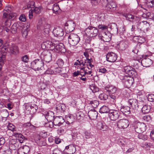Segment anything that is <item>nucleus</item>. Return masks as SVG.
Here are the masks:
<instances>
[{"label":"nucleus","instance_id":"obj_1","mask_svg":"<svg viewBox=\"0 0 154 154\" xmlns=\"http://www.w3.org/2000/svg\"><path fill=\"white\" fill-rule=\"evenodd\" d=\"M43 66V62L39 59L35 60L31 62V68L35 71L42 70Z\"/></svg>","mask_w":154,"mask_h":154},{"label":"nucleus","instance_id":"obj_2","mask_svg":"<svg viewBox=\"0 0 154 154\" xmlns=\"http://www.w3.org/2000/svg\"><path fill=\"white\" fill-rule=\"evenodd\" d=\"M68 38L69 43L72 46L76 45L80 40L79 37L77 34L73 33H71L69 35Z\"/></svg>","mask_w":154,"mask_h":154},{"label":"nucleus","instance_id":"obj_3","mask_svg":"<svg viewBox=\"0 0 154 154\" xmlns=\"http://www.w3.org/2000/svg\"><path fill=\"white\" fill-rule=\"evenodd\" d=\"M112 0H104L103 5L104 3H107L105 6L106 10L109 12L114 11L116 10V5L115 2L112 1Z\"/></svg>","mask_w":154,"mask_h":154},{"label":"nucleus","instance_id":"obj_4","mask_svg":"<svg viewBox=\"0 0 154 154\" xmlns=\"http://www.w3.org/2000/svg\"><path fill=\"white\" fill-rule=\"evenodd\" d=\"M85 32L88 36L93 37L97 35L98 32V30L95 27L89 26L85 29Z\"/></svg>","mask_w":154,"mask_h":154},{"label":"nucleus","instance_id":"obj_5","mask_svg":"<svg viewBox=\"0 0 154 154\" xmlns=\"http://www.w3.org/2000/svg\"><path fill=\"white\" fill-rule=\"evenodd\" d=\"M146 125L144 123L138 122L134 125L135 131L138 133H142L146 130Z\"/></svg>","mask_w":154,"mask_h":154},{"label":"nucleus","instance_id":"obj_6","mask_svg":"<svg viewBox=\"0 0 154 154\" xmlns=\"http://www.w3.org/2000/svg\"><path fill=\"white\" fill-rule=\"evenodd\" d=\"M149 26L148 23L146 21H144L139 23L137 24V27L138 29L145 33L148 31Z\"/></svg>","mask_w":154,"mask_h":154},{"label":"nucleus","instance_id":"obj_7","mask_svg":"<svg viewBox=\"0 0 154 154\" xmlns=\"http://www.w3.org/2000/svg\"><path fill=\"white\" fill-rule=\"evenodd\" d=\"M11 8L6 7L3 13V17L7 18L8 17L9 18H11L12 20L14 19L17 16V14L14 13H11Z\"/></svg>","mask_w":154,"mask_h":154},{"label":"nucleus","instance_id":"obj_8","mask_svg":"<svg viewBox=\"0 0 154 154\" xmlns=\"http://www.w3.org/2000/svg\"><path fill=\"white\" fill-rule=\"evenodd\" d=\"M129 125V121L126 119H120L118 121L117 123V126L120 129H124L127 128Z\"/></svg>","mask_w":154,"mask_h":154},{"label":"nucleus","instance_id":"obj_9","mask_svg":"<svg viewBox=\"0 0 154 154\" xmlns=\"http://www.w3.org/2000/svg\"><path fill=\"white\" fill-rule=\"evenodd\" d=\"M119 112L117 110H110L109 113V116L112 121H115L119 118Z\"/></svg>","mask_w":154,"mask_h":154},{"label":"nucleus","instance_id":"obj_10","mask_svg":"<svg viewBox=\"0 0 154 154\" xmlns=\"http://www.w3.org/2000/svg\"><path fill=\"white\" fill-rule=\"evenodd\" d=\"M76 151V148L73 145H69L66 146L64 150L65 154H73Z\"/></svg>","mask_w":154,"mask_h":154},{"label":"nucleus","instance_id":"obj_11","mask_svg":"<svg viewBox=\"0 0 154 154\" xmlns=\"http://www.w3.org/2000/svg\"><path fill=\"white\" fill-rule=\"evenodd\" d=\"M107 60L109 62H114L117 60L116 55L112 52L108 53L106 56Z\"/></svg>","mask_w":154,"mask_h":154},{"label":"nucleus","instance_id":"obj_12","mask_svg":"<svg viewBox=\"0 0 154 154\" xmlns=\"http://www.w3.org/2000/svg\"><path fill=\"white\" fill-rule=\"evenodd\" d=\"M57 42V43L55 44L54 48L56 50L57 52L65 53L66 51V50L64 48L63 44L62 43H59L58 42Z\"/></svg>","mask_w":154,"mask_h":154},{"label":"nucleus","instance_id":"obj_13","mask_svg":"<svg viewBox=\"0 0 154 154\" xmlns=\"http://www.w3.org/2000/svg\"><path fill=\"white\" fill-rule=\"evenodd\" d=\"M54 35L56 37L62 36L64 33L63 29L60 27H57L54 28L53 31Z\"/></svg>","mask_w":154,"mask_h":154},{"label":"nucleus","instance_id":"obj_14","mask_svg":"<svg viewBox=\"0 0 154 154\" xmlns=\"http://www.w3.org/2000/svg\"><path fill=\"white\" fill-rule=\"evenodd\" d=\"M64 122L65 120L63 117L56 116L54 117V120L53 121V123L55 126H60Z\"/></svg>","mask_w":154,"mask_h":154},{"label":"nucleus","instance_id":"obj_15","mask_svg":"<svg viewBox=\"0 0 154 154\" xmlns=\"http://www.w3.org/2000/svg\"><path fill=\"white\" fill-rule=\"evenodd\" d=\"M132 79V78L128 76L125 75L122 81L126 87H129L132 84L133 81Z\"/></svg>","mask_w":154,"mask_h":154},{"label":"nucleus","instance_id":"obj_16","mask_svg":"<svg viewBox=\"0 0 154 154\" xmlns=\"http://www.w3.org/2000/svg\"><path fill=\"white\" fill-rule=\"evenodd\" d=\"M30 150L28 146L25 145L20 148L18 150L17 153L18 154H26L28 153Z\"/></svg>","mask_w":154,"mask_h":154},{"label":"nucleus","instance_id":"obj_17","mask_svg":"<svg viewBox=\"0 0 154 154\" xmlns=\"http://www.w3.org/2000/svg\"><path fill=\"white\" fill-rule=\"evenodd\" d=\"M66 28L68 29L69 32L72 31L74 29L75 24L74 22L72 21H68L64 25Z\"/></svg>","mask_w":154,"mask_h":154},{"label":"nucleus","instance_id":"obj_18","mask_svg":"<svg viewBox=\"0 0 154 154\" xmlns=\"http://www.w3.org/2000/svg\"><path fill=\"white\" fill-rule=\"evenodd\" d=\"M45 117L48 122H53L54 118V113L51 111H49L45 114Z\"/></svg>","mask_w":154,"mask_h":154},{"label":"nucleus","instance_id":"obj_19","mask_svg":"<svg viewBox=\"0 0 154 154\" xmlns=\"http://www.w3.org/2000/svg\"><path fill=\"white\" fill-rule=\"evenodd\" d=\"M142 65L144 67H149L152 64V61L149 58L143 59L141 62Z\"/></svg>","mask_w":154,"mask_h":154},{"label":"nucleus","instance_id":"obj_20","mask_svg":"<svg viewBox=\"0 0 154 154\" xmlns=\"http://www.w3.org/2000/svg\"><path fill=\"white\" fill-rule=\"evenodd\" d=\"M75 120L74 116L72 115H68L66 116L65 120L66 123L68 124H70L73 123Z\"/></svg>","mask_w":154,"mask_h":154},{"label":"nucleus","instance_id":"obj_21","mask_svg":"<svg viewBox=\"0 0 154 154\" xmlns=\"http://www.w3.org/2000/svg\"><path fill=\"white\" fill-rule=\"evenodd\" d=\"M11 18H9L8 17L7 18L3 17L2 25L5 27H9L11 25Z\"/></svg>","mask_w":154,"mask_h":154},{"label":"nucleus","instance_id":"obj_22","mask_svg":"<svg viewBox=\"0 0 154 154\" xmlns=\"http://www.w3.org/2000/svg\"><path fill=\"white\" fill-rule=\"evenodd\" d=\"M88 115L91 119L95 120L97 117L98 113L94 110H90L88 113Z\"/></svg>","mask_w":154,"mask_h":154},{"label":"nucleus","instance_id":"obj_23","mask_svg":"<svg viewBox=\"0 0 154 154\" xmlns=\"http://www.w3.org/2000/svg\"><path fill=\"white\" fill-rule=\"evenodd\" d=\"M130 105L134 109H137L138 108V101L137 100L134 99H130L128 101Z\"/></svg>","mask_w":154,"mask_h":154},{"label":"nucleus","instance_id":"obj_24","mask_svg":"<svg viewBox=\"0 0 154 154\" xmlns=\"http://www.w3.org/2000/svg\"><path fill=\"white\" fill-rule=\"evenodd\" d=\"M9 50V52L14 55H17L19 52V49L18 47L14 45L10 46Z\"/></svg>","mask_w":154,"mask_h":154},{"label":"nucleus","instance_id":"obj_25","mask_svg":"<svg viewBox=\"0 0 154 154\" xmlns=\"http://www.w3.org/2000/svg\"><path fill=\"white\" fill-rule=\"evenodd\" d=\"M42 55H44L43 59L46 62L49 63L52 60L51 54L49 52H47L45 54V52H44L42 54Z\"/></svg>","mask_w":154,"mask_h":154},{"label":"nucleus","instance_id":"obj_26","mask_svg":"<svg viewBox=\"0 0 154 154\" xmlns=\"http://www.w3.org/2000/svg\"><path fill=\"white\" fill-rule=\"evenodd\" d=\"M120 111L123 114L128 115L130 113V108L129 106H122L120 109Z\"/></svg>","mask_w":154,"mask_h":154},{"label":"nucleus","instance_id":"obj_27","mask_svg":"<svg viewBox=\"0 0 154 154\" xmlns=\"http://www.w3.org/2000/svg\"><path fill=\"white\" fill-rule=\"evenodd\" d=\"M105 89L106 91L111 94H114L117 91L116 88L112 86H107Z\"/></svg>","mask_w":154,"mask_h":154},{"label":"nucleus","instance_id":"obj_28","mask_svg":"<svg viewBox=\"0 0 154 154\" xmlns=\"http://www.w3.org/2000/svg\"><path fill=\"white\" fill-rule=\"evenodd\" d=\"M85 117L84 114L82 112L80 111L76 114V118L79 122H82Z\"/></svg>","mask_w":154,"mask_h":154},{"label":"nucleus","instance_id":"obj_29","mask_svg":"<svg viewBox=\"0 0 154 154\" xmlns=\"http://www.w3.org/2000/svg\"><path fill=\"white\" fill-rule=\"evenodd\" d=\"M55 45V43H53L51 41H47L44 42L42 45H45V47H46L47 48H52V49H53Z\"/></svg>","mask_w":154,"mask_h":154},{"label":"nucleus","instance_id":"obj_30","mask_svg":"<svg viewBox=\"0 0 154 154\" xmlns=\"http://www.w3.org/2000/svg\"><path fill=\"white\" fill-rule=\"evenodd\" d=\"M87 67H83L81 68L80 69L81 70H83L84 72V74H83V75H85V74H91V69L89 66V65L88 64H86Z\"/></svg>","mask_w":154,"mask_h":154},{"label":"nucleus","instance_id":"obj_31","mask_svg":"<svg viewBox=\"0 0 154 154\" xmlns=\"http://www.w3.org/2000/svg\"><path fill=\"white\" fill-rule=\"evenodd\" d=\"M14 140H12L11 142L9 144V148L11 149L15 150L17 149L19 147V144L18 143L14 142Z\"/></svg>","mask_w":154,"mask_h":154},{"label":"nucleus","instance_id":"obj_32","mask_svg":"<svg viewBox=\"0 0 154 154\" xmlns=\"http://www.w3.org/2000/svg\"><path fill=\"white\" fill-rule=\"evenodd\" d=\"M92 136L93 135L90 131L88 130L85 131L83 135L84 140H85V139H89L91 138L92 137Z\"/></svg>","mask_w":154,"mask_h":154},{"label":"nucleus","instance_id":"obj_33","mask_svg":"<svg viewBox=\"0 0 154 154\" xmlns=\"http://www.w3.org/2000/svg\"><path fill=\"white\" fill-rule=\"evenodd\" d=\"M127 44L124 42H121L118 45V47L120 50L124 51L127 47Z\"/></svg>","mask_w":154,"mask_h":154},{"label":"nucleus","instance_id":"obj_34","mask_svg":"<svg viewBox=\"0 0 154 154\" xmlns=\"http://www.w3.org/2000/svg\"><path fill=\"white\" fill-rule=\"evenodd\" d=\"M97 127L98 129L103 131L106 130L108 128L107 127L105 124L101 122L98 123Z\"/></svg>","mask_w":154,"mask_h":154},{"label":"nucleus","instance_id":"obj_35","mask_svg":"<svg viewBox=\"0 0 154 154\" xmlns=\"http://www.w3.org/2000/svg\"><path fill=\"white\" fill-rule=\"evenodd\" d=\"M150 106L147 105H145L143 106L142 109V111L144 114L147 113L149 112L150 109Z\"/></svg>","mask_w":154,"mask_h":154},{"label":"nucleus","instance_id":"obj_36","mask_svg":"<svg viewBox=\"0 0 154 154\" xmlns=\"http://www.w3.org/2000/svg\"><path fill=\"white\" fill-rule=\"evenodd\" d=\"M14 135L16 137H18L19 138L18 141L20 143H22L25 140V138L21 134H19L17 133H14Z\"/></svg>","mask_w":154,"mask_h":154},{"label":"nucleus","instance_id":"obj_37","mask_svg":"<svg viewBox=\"0 0 154 154\" xmlns=\"http://www.w3.org/2000/svg\"><path fill=\"white\" fill-rule=\"evenodd\" d=\"M108 108L106 106H103L100 109L99 112L101 113H109V112Z\"/></svg>","mask_w":154,"mask_h":154},{"label":"nucleus","instance_id":"obj_38","mask_svg":"<svg viewBox=\"0 0 154 154\" xmlns=\"http://www.w3.org/2000/svg\"><path fill=\"white\" fill-rule=\"evenodd\" d=\"M19 26L18 23H14L12 26L11 29L12 33H16L17 32V29Z\"/></svg>","mask_w":154,"mask_h":154},{"label":"nucleus","instance_id":"obj_39","mask_svg":"<svg viewBox=\"0 0 154 154\" xmlns=\"http://www.w3.org/2000/svg\"><path fill=\"white\" fill-rule=\"evenodd\" d=\"M89 104L94 108H96L97 107L99 104V102L97 100H91L89 101Z\"/></svg>","mask_w":154,"mask_h":154},{"label":"nucleus","instance_id":"obj_40","mask_svg":"<svg viewBox=\"0 0 154 154\" xmlns=\"http://www.w3.org/2000/svg\"><path fill=\"white\" fill-rule=\"evenodd\" d=\"M100 38L103 41L106 42H109L110 39L109 37L107 35L106 32L103 33V35Z\"/></svg>","mask_w":154,"mask_h":154},{"label":"nucleus","instance_id":"obj_41","mask_svg":"<svg viewBox=\"0 0 154 154\" xmlns=\"http://www.w3.org/2000/svg\"><path fill=\"white\" fill-rule=\"evenodd\" d=\"M146 3L149 7H154V0H146Z\"/></svg>","mask_w":154,"mask_h":154},{"label":"nucleus","instance_id":"obj_42","mask_svg":"<svg viewBox=\"0 0 154 154\" xmlns=\"http://www.w3.org/2000/svg\"><path fill=\"white\" fill-rule=\"evenodd\" d=\"M99 98L101 100H105L108 98V96L107 94L103 93L99 95Z\"/></svg>","mask_w":154,"mask_h":154},{"label":"nucleus","instance_id":"obj_43","mask_svg":"<svg viewBox=\"0 0 154 154\" xmlns=\"http://www.w3.org/2000/svg\"><path fill=\"white\" fill-rule=\"evenodd\" d=\"M90 88L91 90L94 93L96 92L99 91L98 88L95 86L94 84H92L90 85Z\"/></svg>","mask_w":154,"mask_h":154},{"label":"nucleus","instance_id":"obj_44","mask_svg":"<svg viewBox=\"0 0 154 154\" xmlns=\"http://www.w3.org/2000/svg\"><path fill=\"white\" fill-rule=\"evenodd\" d=\"M56 109L60 110L62 112H64L66 109V106L64 104H61L57 107Z\"/></svg>","mask_w":154,"mask_h":154},{"label":"nucleus","instance_id":"obj_45","mask_svg":"<svg viewBox=\"0 0 154 154\" xmlns=\"http://www.w3.org/2000/svg\"><path fill=\"white\" fill-rule=\"evenodd\" d=\"M50 27V26L48 24H46V26H45V28L44 30V32L45 34H48L49 33Z\"/></svg>","mask_w":154,"mask_h":154},{"label":"nucleus","instance_id":"obj_46","mask_svg":"<svg viewBox=\"0 0 154 154\" xmlns=\"http://www.w3.org/2000/svg\"><path fill=\"white\" fill-rule=\"evenodd\" d=\"M138 135V137L139 139H142L143 140H146L147 139V136L146 134H144L141 133H139Z\"/></svg>","mask_w":154,"mask_h":154},{"label":"nucleus","instance_id":"obj_47","mask_svg":"<svg viewBox=\"0 0 154 154\" xmlns=\"http://www.w3.org/2000/svg\"><path fill=\"white\" fill-rule=\"evenodd\" d=\"M142 17L143 18L146 19H150L151 14L149 12L144 13L143 14Z\"/></svg>","mask_w":154,"mask_h":154},{"label":"nucleus","instance_id":"obj_48","mask_svg":"<svg viewBox=\"0 0 154 154\" xmlns=\"http://www.w3.org/2000/svg\"><path fill=\"white\" fill-rule=\"evenodd\" d=\"M134 15H133L131 14H126L125 16L126 17V19L130 21V22L131 21H132L131 20L132 19Z\"/></svg>","mask_w":154,"mask_h":154},{"label":"nucleus","instance_id":"obj_49","mask_svg":"<svg viewBox=\"0 0 154 154\" xmlns=\"http://www.w3.org/2000/svg\"><path fill=\"white\" fill-rule=\"evenodd\" d=\"M133 69V68L131 67L128 66L125 67L124 70H125V72H126L127 74H128L130 71H131V70Z\"/></svg>","mask_w":154,"mask_h":154},{"label":"nucleus","instance_id":"obj_50","mask_svg":"<svg viewBox=\"0 0 154 154\" xmlns=\"http://www.w3.org/2000/svg\"><path fill=\"white\" fill-rule=\"evenodd\" d=\"M41 7H35L34 8L33 10L34 12L36 14H39L41 12Z\"/></svg>","mask_w":154,"mask_h":154},{"label":"nucleus","instance_id":"obj_51","mask_svg":"<svg viewBox=\"0 0 154 154\" xmlns=\"http://www.w3.org/2000/svg\"><path fill=\"white\" fill-rule=\"evenodd\" d=\"M29 57L27 55H25L22 57L21 60L24 63H27L29 60Z\"/></svg>","mask_w":154,"mask_h":154},{"label":"nucleus","instance_id":"obj_52","mask_svg":"<svg viewBox=\"0 0 154 154\" xmlns=\"http://www.w3.org/2000/svg\"><path fill=\"white\" fill-rule=\"evenodd\" d=\"M5 56L3 55L2 56V57L0 58V70L2 67V64H3L4 60H5Z\"/></svg>","mask_w":154,"mask_h":154},{"label":"nucleus","instance_id":"obj_53","mask_svg":"<svg viewBox=\"0 0 154 154\" xmlns=\"http://www.w3.org/2000/svg\"><path fill=\"white\" fill-rule=\"evenodd\" d=\"M143 119L147 122H150L151 120V117L149 115L145 116L143 117Z\"/></svg>","mask_w":154,"mask_h":154},{"label":"nucleus","instance_id":"obj_54","mask_svg":"<svg viewBox=\"0 0 154 154\" xmlns=\"http://www.w3.org/2000/svg\"><path fill=\"white\" fill-rule=\"evenodd\" d=\"M2 117L4 118H7L8 115L9 113L7 110H5L3 111L2 113Z\"/></svg>","mask_w":154,"mask_h":154},{"label":"nucleus","instance_id":"obj_55","mask_svg":"<svg viewBox=\"0 0 154 154\" xmlns=\"http://www.w3.org/2000/svg\"><path fill=\"white\" fill-rule=\"evenodd\" d=\"M145 41V40L144 38L143 37H140L138 39V44L139 43L141 44L144 43Z\"/></svg>","mask_w":154,"mask_h":154},{"label":"nucleus","instance_id":"obj_56","mask_svg":"<svg viewBox=\"0 0 154 154\" xmlns=\"http://www.w3.org/2000/svg\"><path fill=\"white\" fill-rule=\"evenodd\" d=\"M57 65L59 66H63L64 64V62L63 60L61 59H59L57 61Z\"/></svg>","mask_w":154,"mask_h":154},{"label":"nucleus","instance_id":"obj_57","mask_svg":"<svg viewBox=\"0 0 154 154\" xmlns=\"http://www.w3.org/2000/svg\"><path fill=\"white\" fill-rule=\"evenodd\" d=\"M148 99L149 101L150 102L153 101L154 100V94H151L149 95L148 97Z\"/></svg>","mask_w":154,"mask_h":154},{"label":"nucleus","instance_id":"obj_58","mask_svg":"<svg viewBox=\"0 0 154 154\" xmlns=\"http://www.w3.org/2000/svg\"><path fill=\"white\" fill-rule=\"evenodd\" d=\"M59 9V7L58 5H54L53 9V12L56 13Z\"/></svg>","mask_w":154,"mask_h":154},{"label":"nucleus","instance_id":"obj_59","mask_svg":"<svg viewBox=\"0 0 154 154\" xmlns=\"http://www.w3.org/2000/svg\"><path fill=\"white\" fill-rule=\"evenodd\" d=\"M91 3L94 5H97L100 2V0H91Z\"/></svg>","mask_w":154,"mask_h":154},{"label":"nucleus","instance_id":"obj_60","mask_svg":"<svg viewBox=\"0 0 154 154\" xmlns=\"http://www.w3.org/2000/svg\"><path fill=\"white\" fill-rule=\"evenodd\" d=\"M119 30L120 33H123L125 30V26L123 25H122L120 29H119Z\"/></svg>","mask_w":154,"mask_h":154},{"label":"nucleus","instance_id":"obj_61","mask_svg":"<svg viewBox=\"0 0 154 154\" xmlns=\"http://www.w3.org/2000/svg\"><path fill=\"white\" fill-rule=\"evenodd\" d=\"M98 28L100 29L105 30L107 29V27L106 26L103 25H100L98 26Z\"/></svg>","mask_w":154,"mask_h":154},{"label":"nucleus","instance_id":"obj_62","mask_svg":"<svg viewBox=\"0 0 154 154\" xmlns=\"http://www.w3.org/2000/svg\"><path fill=\"white\" fill-rule=\"evenodd\" d=\"M19 20L25 22L26 20V17L24 15L22 14L20 16Z\"/></svg>","mask_w":154,"mask_h":154},{"label":"nucleus","instance_id":"obj_63","mask_svg":"<svg viewBox=\"0 0 154 154\" xmlns=\"http://www.w3.org/2000/svg\"><path fill=\"white\" fill-rule=\"evenodd\" d=\"M9 130L12 131L14 128V126L11 123H9L8 127Z\"/></svg>","mask_w":154,"mask_h":154},{"label":"nucleus","instance_id":"obj_64","mask_svg":"<svg viewBox=\"0 0 154 154\" xmlns=\"http://www.w3.org/2000/svg\"><path fill=\"white\" fill-rule=\"evenodd\" d=\"M136 74V72H135L134 70H133V69H132L128 74L130 76H134Z\"/></svg>","mask_w":154,"mask_h":154}]
</instances>
